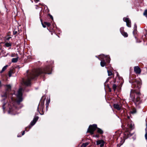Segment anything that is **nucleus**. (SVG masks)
Returning <instances> with one entry per match:
<instances>
[{
  "instance_id": "obj_38",
  "label": "nucleus",
  "mask_w": 147,
  "mask_h": 147,
  "mask_svg": "<svg viewBox=\"0 0 147 147\" xmlns=\"http://www.w3.org/2000/svg\"><path fill=\"white\" fill-rule=\"evenodd\" d=\"M25 134V131H23L22 133V135H23Z\"/></svg>"
},
{
  "instance_id": "obj_20",
  "label": "nucleus",
  "mask_w": 147,
  "mask_h": 147,
  "mask_svg": "<svg viewBox=\"0 0 147 147\" xmlns=\"http://www.w3.org/2000/svg\"><path fill=\"white\" fill-rule=\"evenodd\" d=\"M121 34L124 37H127L128 36V35L126 32H122Z\"/></svg>"
},
{
  "instance_id": "obj_35",
  "label": "nucleus",
  "mask_w": 147,
  "mask_h": 147,
  "mask_svg": "<svg viewBox=\"0 0 147 147\" xmlns=\"http://www.w3.org/2000/svg\"><path fill=\"white\" fill-rule=\"evenodd\" d=\"M94 136L96 138H98L99 137V136L97 135H94Z\"/></svg>"
},
{
  "instance_id": "obj_18",
  "label": "nucleus",
  "mask_w": 147,
  "mask_h": 147,
  "mask_svg": "<svg viewBox=\"0 0 147 147\" xmlns=\"http://www.w3.org/2000/svg\"><path fill=\"white\" fill-rule=\"evenodd\" d=\"M8 67L7 65H6L4 66L2 68V70L1 71L0 73H2L4 71H5L7 68V67Z\"/></svg>"
},
{
  "instance_id": "obj_33",
  "label": "nucleus",
  "mask_w": 147,
  "mask_h": 147,
  "mask_svg": "<svg viewBox=\"0 0 147 147\" xmlns=\"http://www.w3.org/2000/svg\"><path fill=\"white\" fill-rule=\"evenodd\" d=\"M15 54H12L11 55V57H15Z\"/></svg>"
},
{
  "instance_id": "obj_22",
  "label": "nucleus",
  "mask_w": 147,
  "mask_h": 147,
  "mask_svg": "<svg viewBox=\"0 0 147 147\" xmlns=\"http://www.w3.org/2000/svg\"><path fill=\"white\" fill-rule=\"evenodd\" d=\"M97 129V132L99 133H100V134H102L103 133V131L100 129L99 128H98Z\"/></svg>"
},
{
  "instance_id": "obj_31",
  "label": "nucleus",
  "mask_w": 147,
  "mask_h": 147,
  "mask_svg": "<svg viewBox=\"0 0 147 147\" xmlns=\"http://www.w3.org/2000/svg\"><path fill=\"white\" fill-rule=\"evenodd\" d=\"M123 29L124 28L123 27H121L120 28V31L121 33H122V32H124Z\"/></svg>"
},
{
  "instance_id": "obj_15",
  "label": "nucleus",
  "mask_w": 147,
  "mask_h": 147,
  "mask_svg": "<svg viewBox=\"0 0 147 147\" xmlns=\"http://www.w3.org/2000/svg\"><path fill=\"white\" fill-rule=\"evenodd\" d=\"M113 106L115 108L117 109L118 110H119L121 107V105H119L118 104H115L113 105Z\"/></svg>"
},
{
  "instance_id": "obj_41",
  "label": "nucleus",
  "mask_w": 147,
  "mask_h": 147,
  "mask_svg": "<svg viewBox=\"0 0 147 147\" xmlns=\"http://www.w3.org/2000/svg\"><path fill=\"white\" fill-rule=\"evenodd\" d=\"M37 2L38 1L40 0H35Z\"/></svg>"
},
{
  "instance_id": "obj_2",
  "label": "nucleus",
  "mask_w": 147,
  "mask_h": 147,
  "mask_svg": "<svg viewBox=\"0 0 147 147\" xmlns=\"http://www.w3.org/2000/svg\"><path fill=\"white\" fill-rule=\"evenodd\" d=\"M140 92H136L135 90L131 89L130 93V99L136 105H138L141 102Z\"/></svg>"
},
{
  "instance_id": "obj_23",
  "label": "nucleus",
  "mask_w": 147,
  "mask_h": 147,
  "mask_svg": "<svg viewBox=\"0 0 147 147\" xmlns=\"http://www.w3.org/2000/svg\"><path fill=\"white\" fill-rule=\"evenodd\" d=\"M5 45L6 47H11V44L8 42L6 43L5 44Z\"/></svg>"
},
{
  "instance_id": "obj_16",
  "label": "nucleus",
  "mask_w": 147,
  "mask_h": 147,
  "mask_svg": "<svg viewBox=\"0 0 147 147\" xmlns=\"http://www.w3.org/2000/svg\"><path fill=\"white\" fill-rule=\"evenodd\" d=\"M5 88L7 91H9L11 90V86L10 85H7L5 86Z\"/></svg>"
},
{
  "instance_id": "obj_19",
  "label": "nucleus",
  "mask_w": 147,
  "mask_h": 147,
  "mask_svg": "<svg viewBox=\"0 0 147 147\" xmlns=\"http://www.w3.org/2000/svg\"><path fill=\"white\" fill-rule=\"evenodd\" d=\"M136 109L135 108H133L132 110L131 111V113L133 114L136 113Z\"/></svg>"
},
{
  "instance_id": "obj_28",
  "label": "nucleus",
  "mask_w": 147,
  "mask_h": 147,
  "mask_svg": "<svg viewBox=\"0 0 147 147\" xmlns=\"http://www.w3.org/2000/svg\"><path fill=\"white\" fill-rule=\"evenodd\" d=\"M50 102V100H49L47 102L46 104V108H47L48 106V105H49V103Z\"/></svg>"
},
{
  "instance_id": "obj_43",
  "label": "nucleus",
  "mask_w": 147,
  "mask_h": 147,
  "mask_svg": "<svg viewBox=\"0 0 147 147\" xmlns=\"http://www.w3.org/2000/svg\"><path fill=\"white\" fill-rule=\"evenodd\" d=\"M129 130H127V131H129Z\"/></svg>"
},
{
  "instance_id": "obj_30",
  "label": "nucleus",
  "mask_w": 147,
  "mask_h": 147,
  "mask_svg": "<svg viewBox=\"0 0 147 147\" xmlns=\"http://www.w3.org/2000/svg\"><path fill=\"white\" fill-rule=\"evenodd\" d=\"M45 24L48 26H49L51 25V24L47 22H45Z\"/></svg>"
},
{
  "instance_id": "obj_36",
  "label": "nucleus",
  "mask_w": 147,
  "mask_h": 147,
  "mask_svg": "<svg viewBox=\"0 0 147 147\" xmlns=\"http://www.w3.org/2000/svg\"><path fill=\"white\" fill-rule=\"evenodd\" d=\"M134 28H135V29H136V27H137V26H136V24H134Z\"/></svg>"
},
{
  "instance_id": "obj_27",
  "label": "nucleus",
  "mask_w": 147,
  "mask_h": 147,
  "mask_svg": "<svg viewBox=\"0 0 147 147\" xmlns=\"http://www.w3.org/2000/svg\"><path fill=\"white\" fill-rule=\"evenodd\" d=\"M117 87V86L115 84H114L113 85V89L114 90V91H115Z\"/></svg>"
},
{
  "instance_id": "obj_1",
  "label": "nucleus",
  "mask_w": 147,
  "mask_h": 147,
  "mask_svg": "<svg viewBox=\"0 0 147 147\" xmlns=\"http://www.w3.org/2000/svg\"><path fill=\"white\" fill-rule=\"evenodd\" d=\"M51 70V66H47L43 69H38L33 70L28 74L26 81L23 82V83H30L32 80L36 79L37 77L41 74H50Z\"/></svg>"
},
{
  "instance_id": "obj_45",
  "label": "nucleus",
  "mask_w": 147,
  "mask_h": 147,
  "mask_svg": "<svg viewBox=\"0 0 147 147\" xmlns=\"http://www.w3.org/2000/svg\"><path fill=\"white\" fill-rule=\"evenodd\" d=\"M1 83H0V86H1Z\"/></svg>"
},
{
  "instance_id": "obj_7",
  "label": "nucleus",
  "mask_w": 147,
  "mask_h": 147,
  "mask_svg": "<svg viewBox=\"0 0 147 147\" xmlns=\"http://www.w3.org/2000/svg\"><path fill=\"white\" fill-rule=\"evenodd\" d=\"M45 99L43 101H41L40 102L37 108V111H39V107L40 110L42 111H43L44 107V102Z\"/></svg>"
},
{
  "instance_id": "obj_42",
  "label": "nucleus",
  "mask_w": 147,
  "mask_h": 147,
  "mask_svg": "<svg viewBox=\"0 0 147 147\" xmlns=\"http://www.w3.org/2000/svg\"><path fill=\"white\" fill-rule=\"evenodd\" d=\"M9 38H7V39H8V40H9Z\"/></svg>"
},
{
  "instance_id": "obj_44",
  "label": "nucleus",
  "mask_w": 147,
  "mask_h": 147,
  "mask_svg": "<svg viewBox=\"0 0 147 147\" xmlns=\"http://www.w3.org/2000/svg\"><path fill=\"white\" fill-rule=\"evenodd\" d=\"M127 134V133H125V134Z\"/></svg>"
},
{
  "instance_id": "obj_14",
  "label": "nucleus",
  "mask_w": 147,
  "mask_h": 147,
  "mask_svg": "<svg viewBox=\"0 0 147 147\" xmlns=\"http://www.w3.org/2000/svg\"><path fill=\"white\" fill-rule=\"evenodd\" d=\"M7 96V95L6 94H4L3 95H2V97H4L5 98L3 100H2V102L3 104V106H2V107H3V110H4L5 109V106L6 104V103L4 102V100H5Z\"/></svg>"
},
{
  "instance_id": "obj_40",
  "label": "nucleus",
  "mask_w": 147,
  "mask_h": 147,
  "mask_svg": "<svg viewBox=\"0 0 147 147\" xmlns=\"http://www.w3.org/2000/svg\"><path fill=\"white\" fill-rule=\"evenodd\" d=\"M110 78H108V79H107V80H106V82H108V80H109V79H110Z\"/></svg>"
},
{
  "instance_id": "obj_29",
  "label": "nucleus",
  "mask_w": 147,
  "mask_h": 147,
  "mask_svg": "<svg viewBox=\"0 0 147 147\" xmlns=\"http://www.w3.org/2000/svg\"><path fill=\"white\" fill-rule=\"evenodd\" d=\"M146 134H145V138L146 140H147V128L146 129Z\"/></svg>"
},
{
  "instance_id": "obj_34",
  "label": "nucleus",
  "mask_w": 147,
  "mask_h": 147,
  "mask_svg": "<svg viewBox=\"0 0 147 147\" xmlns=\"http://www.w3.org/2000/svg\"><path fill=\"white\" fill-rule=\"evenodd\" d=\"M24 84V85H27V86H28L29 84L30 83H23Z\"/></svg>"
},
{
  "instance_id": "obj_32",
  "label": "nucleus",
  "mask_w": 147,
  "mask_h": 147,
  "mask_svg": "<svg viewBox=\"0 0 147 147\" xmlns=\"http://www.w3.org/2000/svg\"><path fill=\"white\" fill-rule=\"evenodd\" d=\"M17 31H14L13 32V34L14 35H15L16 34H17Z\"/></svg>"
},
{
  "instance_id": "obj_24",
  "label": "nucleus",
  "mask_w": 147,
  "mask_h": 147,
  "mask_svg": "<svg viewBox=\"0 0 147 147\" xmlns=\"http://www.w3.org/2000/svg\"><path fill=\"white\" fill-rule=\"evenodd\" d=\"M107 72L109 76H111L113 75V73L111 71L108 70Z\"/></svg>"
},
{
  "instance_id": "obj_11",
  "label": "nucleus",
  "mask_w": 147,
  "mask_h": 147,
  "mask_svg": "<svg viewBox=\"0 0 147 147\" xmlns=\"http://www.w3.org/2000/svg\"><path fill=\"white\" fill-rule=\"evenodd\" d=\"M12 102L8 104V107L10 111H12V109L14 107V101L12 99Z\"/></svg>"
},
{
  "instance_id": "obj_3",
  "label": "nucleus",
  "mask_w": 147,
  "mask_h": 147,
  "mask_svg": "<svg viewBox=\"0 0 147 147\" xmlns=\"http://www.w3.org/2000/svg\"><path fill=\"white\" fill-rule=\"evenodd\" d=\"M100 57L101 59V60L100 65L102 67L105 66L106 65L105 61H106L107 62L109 63L110 61V59L109 55L105 56L103 54H101L100 55Z\"/></svg>"
},
{
  "instance_id": "obj_39",
  "label": "nucleus",
  "mask_w": 147,
  "mask_h": 147,
  "mask_svg": "<svg viewBox=\"0 0 147 147\" xmlns=\"http://www.w3.org/2000/svg\"><path fill=\"white\" fill-rule=\"evenodd\" d=\"M50 18L52 19L53 20V16H51V15H50Z\"/></svg>"
},
{
  "instance_id": "obj_25",
  "label": "nucleus",
  "mask_w": 147,
  "mask_h": 147,
  "mask_svg": "<svg viewBox=\"0 0 147 147\" xmlns=\"http://www.w3.org/2000/svg\"><path fill=\"white\" fill-rule=\"evenodd\" d=\"M144 16L146 17H147V9H146L144 10L143 13Z\"/></svg>"
},
{
  "instance_id": "obj_5",
  "label": "nucleus",
  "mask_w": 147,
  "mask_h": 147,
  "mask_svg": "<svg viewBox=\"0 0 147 147\" xmlns=\"http://www.w3.org/2000/svg\"><path fill=\"white\" fill-rule=\"evenodd\" d=\"M97 125L96 124H93L92 125H90L89 126L87 132L90 133L91 134H94V131L97 129Z\"/></svg>"
},
{
  "instance_id": "obj_21",
  "label": "nucleus",
  "mask_w": 147,
  "mask_h": 147,
  "mask_svg": "<svg viewBox=\"0 0 147 147\" xmlns=\"http://www.w3.org/2000/svg\"><path fill=\"white\" fill-rule=\"evenodd\" d=\"M88 144L89 143L88 142H86L83 143L81 147H86L87 145H88Z\"/></svg>"
},
{
  "instance_id": "obj_4",
  "label": "nucleus",
  "mask_w": 147,
  "mask_h": 147,
  "mask_svg": "<svg viewBox=\"0 0 147 147\" xmlns=\"http://www.w3.org/2000/svg\"><path fill=\"white\" fill-rule=\"evenodd\" d=\"M23 90V88L21 87L19 88V90H18L16 93H14V94H15L17 96V102L18 104H19L22 101L23 99L22 98V92Z\"/></svg>"
},
{
  "instance_id": "obj_17",
  "label": "nucleus",
  "mask_w": 147,
  "mask_h": 147,
  "mask_svg": "<svg viewBox=\"0 0 147 147\" xmlns=\"http://www.w3.org/2000/svg\"><path fill=\"white\" fill-rule=\"evenodd\" d=\"M18 57L15 58H13L12 59L11 62L13 63H16L18 61Z\"/></svg>"
},
{
  "instance_id": "obj_6",
  "label": "nucleus",
  "mask_w": 147,
  "mask_h": 147,
  "mask_svg": "<svg viewBox=\"0 0 147 147\" xmlns=\"http://www.w3.org/2000/svg\"><path fill=\"white\" fill-rule=\"evenodd\" d=\"M124 21L126 22V25L129 27H131V26L130 20L129 18H123Z\"/></svg>"
},
{
  "instance_id": "obj_8",
  "label": "nucleus",
  "mask_w": 147,
  "mask_h": 147,
  "mask_svg": "<svg viewBox=\"0 0 147 147\" xmlns=\"http://www.w3.org/2000/svg\"><path fill=\"white\" fill-rule=\"evenodd\" d=\"M128 129H133L134 127V124L131 121H129L127 124Z\"/></svg>"
},
{
  "instance_id": "obj_37",
  "label": "nucleus",
  "mask_w": 147,
  "mask_h": 147,
  "mask_svg": "<svg viewBox=\"0 0 147 147\" xmlns=\"http://www.w3.org/2000/svg\"><path fill=\"white\" fill-rule=\"evenodd\" d=\"M42 24V26L43 27H44V28H45L46 27V26H45V25H44V24Z\"/></svg>"
},
{
  "instance_id": "obj_26",
  "label": "nucleus",
  "mask_w": 147,
  "mask_h": 147,
  "mask_svg": "<svg viewBox=\"0 0 147 147\" xmlns=\"http://www.w3.org/2000/svg\"><path fill=\"white\" fill-rule=\"evenodd\" d=\"M13 73V71L12 70H10L9 73V77H11V75Z\"/></svg>"
},
{
  "instance_id": "obj_10",
  "label": "nucleus",
  "mask_w": 147,
  "mask_h": 147,
  "mask_svg": "<svg viewBox=\"0 0 147 147\" xmlns=\"http://www.w3.org/2000/svg\"><path fill=\"white\" fill-rule=\"evenodd\" d=\"M134 71L136 74H140L141 72L140 69L138 66H135L134 67Z\"/></svg>"
},
{
  "instance_id": "obj_9",
  "label": "nucleus",
  "mask_w": 147,
  "mask_h": 147,
  "mask_svg": "<svg viewBox=\"0 0 147 147\" xmlns=\"http://www.w3.org/2000/svg\"><path fill=\"white\" fill-rule=\"evenodd\" d=\"M38 116L35 117L34 118L33 120L31 122L29 126V127L30 128L35 124L37 120H38Z\"/></svg>"
},
{
  "instance_id": "obj_12",
  "label": "nucleus",
  "mask_w": 147,
  "mask_h": 147,
  "mask_svg": "<svg viewBox=\"0 0 147 147\" xmlns=\"http://www.w3.org/2000/svg\"><path fill=\"white\" fill-rule=\"evenodd\" d=\"M131 86L133 88H137L138 89L141 87L140 83H132Z\"/></svg>"
},
{
  "instance_id": "obj_13",
  "label": "nucleus",
  "mask_w": 147,
  "mask_h": 147,
  "mask_svg": "<svg viewBox=\"0 0 147 147\" xmlns=\"http://www.w3.org/2000/svg\"><path fill=\"white\" fill-rule=\"evenodd\" d=\"M104 141L102 140H99L96 141V145H100V147H102L104 145Z\"/></svg>"
},
{
  "instance_id": "obj_46",
  "label": "nucleus",
  "mask_w": 147,
  "mask_h": 147,
  "mask_svg": "<svg viewBox=\"0 0 147 147\" xmlns=\"http://www.w3.org/2000/svg\"><path fill=\"white\" fill-rule=\"evenodd\" d=\"M0 83H1V82L0 81Z\"/></svg>"
}]
</instances>
